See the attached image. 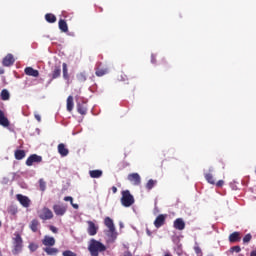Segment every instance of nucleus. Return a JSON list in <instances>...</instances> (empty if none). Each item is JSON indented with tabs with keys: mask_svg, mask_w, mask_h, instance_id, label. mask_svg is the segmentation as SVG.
Wrapping results in <instances>:
<instances>
[{
	"mask_svg": "<svg viewBox=\"0 0 256 256\" xmlns=\"http://www.w3.org/2000/svg\"><path fill=\"white\" fill-rule=\"evenodd\" d=\"M104 225L108 230H105L104 233L108 237V243H113L117 239V230L115 229V223L111 217L104 218Z\"/></svg>",
	"mask_w": 256,
	"mask_h": 256,
	"instance_id": "f257e3e1",
	"label": "nucleus"
},
{
	"mask_svg": "<svg viewBox=\"0 0 256 256\" xmlns=\"http://www.w3.org/2000/svg\"><path fill=\"white\" fill-rule=\"evenodd\" d=\"M107 250V247L104 246L103 243L91 239L88 245V251L90 252L91 256H99V253H103L104 251Z\"/></svg>",
	"mask_w": 256,
	"mask_h": 256,
	"instance_id": "f03ea898",
	"label": "nucleus"
},
{
	"mask_svg": "<svg viewBox=\"0 0 256 256\" xmlns=\"http://www.w3.org/2000/svg\"><path fill=\"white\" fill-rule=\"evenodd\" d=\"M121 195L122 197L120 201L123 207H131L132 205L135 204V197H133L129 190H123L121 192Z\"/></svg>",
	"mask_w": 256,
	"mask_h": 256,
	"instance_id": "7ed1b4c3",
	"label": "nucleus"
},
{
	"mask_svg": "<svg viewBox=\"0 0 256 256\" xmlns=\"http://www.w3.org/2000/svg\"><path fill=\"white\" fill-rule=\"evenodd\" d=\"M38 215L43 221H49V219H53V211L47 207H44L42 210H40Z\"/></svg>",
	"mask_w": 256,
	"mask_h": 256,
	"instance_id": "20e7f679",
	"label": "nucleus"
},
{
	"mask_svg": "<svg viewBox=\"0 0 256 256\" xmlns=\"http://www.w3.org/2000/svg\"><path fill=\"white\" fill-rule=\"evenodd\" d=\"M23 249V239L21 238V235L17 234L14 238V255H17L18 253H21V250Z\"/></svg>",
	"mask_w": 256,
	"mask_h": 256,
	"instance_id": "39448f33",
	"label": "nucleus"
},
{
	"mask_svg": "<svg viewBox=\"0 0 256 256\" xmlns=\"http://www.w3.org/2000/svg\"><path fill=\"white\" fill-rule=\"evenodd\" d=\"M16 199H17V201H19V203H20V205H22V207H25L26 209L28 207H31V199H29V197H27L23 194H17Z\"/></svg>",
	"mask_w": 256,
	"mask_h": 256,
	"instance_id": "423d86ee",
	"label": "nucleus"
},
{
	"mask_svg": "<svg viewBox=\"0 0 256 256\" xmlns=\"http://www.w3.org/2000/svg\"><path fill=\"white\" fill-rule=\"evenodd\" d=\"M41 161H43V157H41L37 154H32L27 158L26 165L28 167H31L33 165V163H41Z\"/></svg>",
	"mask_w": 256,
	"mask_h": 256,
	"instance_id": "0eeeda50",
	"label": "nucleus"
},
{
	"mask_svg": "<svg viewBox=\"0 0 256 256\" xmlns=\"http://www.w3.org/2000/svg\"><path fill=\"white\" fill-rule=\"evenodd\" d=\"M88 235H90V237H94V235L97 233V231H99V225L95 224V222L93 221H88Z\"/></svg>",
	"mask_w": 256,
	"mask_h": 256,
	"instance_id": "6e6552de",
	"label": "nucleus"
},
{
	"mask_svg": "<svg viewBox=\"0 0 256 256\" xmlns=\"http://www.w3.org/2000/svg\"><path fill=\"white\" fill-rule=\"evenodd\" d=\"M167 219V214H160L157 216V218L154 221V226L156 229H159V227H163L165 225V220Z\"/></svg>",
	"mask_w": 256,
	"mask_h": 256,
	"instance_id": "1a4fd4ad",
	"label": "nucleus"
},
{
	"mask_svg": "<svg viewBox=\"0 0 256 256\" xmlns=\"http://www.w3.org/2000/svg\"><path fill=\"white\" fill-rule=\"evenodd\" d=\"M128 181H130L132 185H141V176L138 173L129 174Z\"/></svg>",
	"mask_w": 256,
	"mask_h": 256,
	"instance_id": "9d476101",
	"label": "nucleus"
},
{
	"mask_svg": "<svg viewBox=\"0 0 256 256\" xmlns=\"http://www.w3.org/2000/svg\"><path fill=\"white\" fill-rule=\"evenodd\" d=\"M53 211H54L55 215L63 217V215H65V213H67V206L54 205L53 206Z\"/></svg>",
	"mask_w": 256,
	"mask_h": 256,
	"instance_id": "9b49d317",
	"label": "nucleus"
},
{
	"mask_svg": "<svg viewBox=\"0 0 256 256\" xmlns=\"http://www.w3.org/2000/svg\"><path fill=\"white\" fill-rule=\"evenodd\" d=\"M42 245L45 247H53L55 245V239L51 236H44L42 240Z\"/></svg>",
	"mask_w": 256,
	"mask_h": 256,
	"instance_id": "f8f14e48",
	"label": "nucleus"
},
{
	"mask_svg": "<svg viewBox=\"0 0 256 256\" xmlns=\"http://www.w3.org/2000/svg\"><path fill=\"white\" fill-rule=\"evenodd\" d=\"M173 227L178 231H183L185 229V221L182 218H178L174 221Z\"/></svg>",
	"mask_w": 256,
	"mask_h": 256,
	"instance_id": "ddd939ff",
	"label": "nucleus"
},
{
	"mask_svg": "<svg viewBox=\"0 0 256 256\" xmlns=\"http://www.w3.org/2000/svg\"><path fill=\"white\" fill-rule=\"evenodd\" d=\"M3 65L4 67H11L15 63V58H13L12 54H8L4 59H3Z\"/></svg>",
	"mask_w": 256,
	"mask_h": 256,
	"instance_id": "4468645a",
	"label": "nucleus"
},
{
	"mask_svg": "<svg viewBox=\"0 0 256 256\" xmlns=\"http://www.w3.org/2000/svg\"><path fill=\"white\" fill-rule=\"evenodd\" d=\"M58 153L61 157H67L69 155V149H67L65 144L61 143L58 145Z\"/></svg>",
	"mask_w": 256,
	"mask_h": 256,
	"instance_id": "2eb2a0df",
	"label": "nucleus"
},
{
	"mask_svg": "<svg viewBox=\"0 0 256 256\" xmlns=\"http://www.w3.org/2000/svg\"><path fill=\"white\" fill-rule=\"evenodd\" d=\"M24 73H26V75L29 77H39V71L33 69L32 67H26Z\"/></svg>",
	"mask_w": 256,
	"mask_h": 256,
	"instance_id": "dca6fc26",
	"label": "nucleus"
},
{
	"mask_svg": "<svg viewBox=\"0 0 256 256\" xmlns=\"http://www.w3.org/2000/svg\"><path fill=\"white\" fill-rule=\"evenodd\" d=\"M0 125L2 127H9V119L5 117V113L0 110Z\"/></svg>",
	"mask_w": 256,
	"mask_h": 256,
	"instance_id": "f3484780",
	"label": "nucleus"
},
{
	"mask_svg": "<svg viewBox=\"0 0 256 256\" xmlns=\"http://www.w3.org/2000/svg\"><path fill=\"white\" fill-rule=\"evenodd\" d=\"M40 225L41 224L39 223V220H37V219L32 220L31 223H30L31 231H33V233H37V231H39V226Z\"/></svg>",
	"mask_w": 256,
	"mask_h": 256,
	"instance_id": "a211bd4d",
	"label": "nucleus"
},
{
	"mask_svg": "<svg viewBox=\"0 0 256 256\" xmlns=\"http://www.w3.org/2000/svg\"><path fill=\"white\" fill-rule=\"evenodd\" d=\"M89 175H90V177H92V179H99V177L103 176V171H101V170H90Z\"/></svg>",
	"mask_w": 256,
	"mask_h": 256,
	"instance_id": "6ab92c4d",
	"label": "nucleus"
},
{
	"mask_svg": "<svg viewBox=\"0 0 256 256\" xmlns=\"http://www.w3.org/2000/svg\"><path fill=\"white\" fill-rule=\"evenodd\" d=\"M43 251H45L47 255H57V253H59V249L53 248L52 246L43 248Z\"/></svg>",
	"mask_w": 256,
	"mask_h": 256,
	"instance_id": "aec40b11",
	"label": "nucleus"
},
{
	"mask_svg": "<svg viewBox=\"0 0 256 256\" xmlns=\"http://www.w3.org/2000/svg\"><path fill=\"white\" fill-rule=\"evenodd\" d=\"M58 25L59 29H61L63 33H67V31H69V26H67V22H65V20H60Z\"/></svg>",
	"mask_w": 256,
	"mask_h": 256,
	"instance_id": "412c9836",
	"label": "nucleus"
},
{
	"mask_svg": "<svg viewBox=\"0 0 256 256\" xmlns=\"http://www.w3.org/2000/svg\"><path fill=\"white\" fill-rule=\"evenodd\" d=\"M239 239H240L239 232H234V233L230 234V236H229L230 243H236V241H239Z\"/></svg>",
	"mask_w": 256,
	"mask_h": 256,
	"instance_id": "4be33fe9",
	"label": "nucleus"
},
{
	"mask_svg": "<svg viewBox=\"0 0 256 256\" xmlns=\"http://www.w3.org/2000/svg\"><path fill=\"white\" fill-rule=\"evenodd\" d=\"M74 103H73V96H69L67 98V111H73Z\"/></svg>",
	"mask_w": 256,
	"mask_h": 256,
	"instance_id": "5701e85b",
	"label": "nucleus"
},
{
	"mask_svg": "<svg viewBox=\"0 0 256 256\" xmlns=\"http://www.w3.org/2000/svg\"><path fill=\"white\" fill-rule=\"evenodd\" d=\"M15 159H17L18 161H21V159H25V152L23 150H16Z\"/></svg>",
	"mask_w": 256,
	"mask_h": 256,
	"instance_id": "b1692460",
	"label": "nucleus"
},
{
	"mask_svg": "<svg viewBox=\"0 0 256 256\" xmlns=\"http://www.w3.org/2000/svg\"><path fill=\"white\" fill-rule=\"evenodd\" d=\"M62 67H63V77L66 81H69V71L67 69V64L66 63H63L62 64Z\"/></svg>",
	"mask_w": 256,
	"mask_h": 256,
	"instance_id": "393cba45",
	"label": "nucleus"
},
{
	"mask_svg": "<svg viewBox=\"0 0 256 256\" xmlns=\"http://www.w3.org/2000/svg\"><path fill=\"white\" fill-rule=\"evenodd\" d=\"M45 19L48 23H55V21H57V17L53 14H46Z\"/></svg>",
	"mask_w": 256,
	"mask_h": 256,
	"instance_id": "a878e982",
	"label": "nucleus"
},
{
	"mask_svg": "<svg viewBox=\"0 0 256 256\" xmlns=\"http://www.w3.org/2000/svg\"><path fill=\"white\" fill-rule=\"evenodd\" d=\"M9 97H10L9 91L7 89L2 90L1 99L3 101H9Z\"/></svg>",
	"mask_w": 256,
	"mask_h": 256,
	"instance_id": "bb28decb",
	"label": "nucleus"
},
{
	"mask_svg": "<svg viewBox=\"0 0 256 256\" xmlns=\"http://www.w3.org/2000/svg\"><path fill=\"white\" fill-rule=\"evenodd\" d=\"M64 201H69L70 205H72L73 209H79V204L73 203V197L66 196V197H64Z\"/></svg>",
	"mask_w": 256,
	"mask_h": 256,
	"instance_id": "cd10ccee",
	"label": "nucleus"
},
{
	"mask_svg": "<svg viewBox=\"0 0 256 256\" xmlns=\"http://www.w3.org/2000/svg\"><path fill=\"white\" fill-rule=\"evenodd\" d=\"M194 251L197 256H203V251L201 250V247H199V243L197 242H195Z\"/></svg>",
	"mask_w": 256,
	"mask_h": 256,
	"instance_id": "c85d7f7f",
	"label": "nucleus"
},
{
	"mask_svg": "<svg viewBox=\"0 0 256 256\" xmlns=\"http://www.w3.org/2000/svg\"><path fill=\"white\" fill-rule=\"evenodd\" d=\"M174 251L177 255H183V246L181 244H177L174 248Z\"/></svg>",
	"mask_w": 256,
	"mask_h": 256,
	"instance_id": "c756f323",
	"label": "nucleus"
},
{
	"mask_svg": "<svg viewBox=\"0 0 256 256\" xmlns=\"http://www.w3.org/2000/svg\"><path fill=\"white\" fill-rule=\"evenodd\" d=\"M78 113L85 115V113H87V106L78 104Z\"/></svg>",
	"mask_w": 256,
	"mask_h": 256,
	"instance_id": "7c9ffc66",
	"label": "nucleus"
},
{
	"mask_svg": "<svg viewBox=\"0 0 256 256\" xmlns=\"http://www.w3.org/2000/svg\"><path fill=\"white\" fill-rule=\"evenodd\" d=\"M109 71L107 69H97L96 75L97 77H103V75H107Z\"/></svg>",
	"mask_w": 256,
	"mask_h": 256,
	"instance_id": "2f4dec72",
	"label": "nucleus"
},
{
	"mask_svg": "<svg viewBox=\"0 0 256 256\" xmlns=\"http://www.w3.org/2000/svg\"><path fill=\"white\" fill-rule=\"evenodd\" d=\"M61 75V68L56 67L52 73V78L57 79Z\"/></svg>",
	"mask_w": 256,
	"mask_h": 256,
	"instance_id": "473e14b6",
	"label": "nucleus"
},
{
	"mask_svg": "<svg viewBox=\"0 0 256 256\" xmlns=\"http://www.w3.org/2000/svg\"><path fill=\"white\" fill-rule=\"evenodd\" d=\"M156 183H157V181H154V180H149L148 182H147V184H146V189H148V191H151V189L153 188V187H155V185H156Z\"/></svg>",
	"mask_w": 256,
	"mask_h": 256,
	"instance_id": "72a5a7b5",
	"label": "nucleus"
},
{
	"mask_svg": "<svg viewBox=\"0 0 256 256\" xmlns=\"http://www.w3.org/2000/svg\"><path fill=\"white\" fill-rule=\"evenodd\" d=\"M205 179L208 181L211 185H215V179L213 178L212 174H205Z\"/></svg>",
	"mask_w": 256,
	"mask_h": 256,
	"instance_id": "f704fd0d",
	"label": "nucleus"
},
{
	"mask_svg": "<svg viewBox=\"0 0 256 256\" xmlns=\"http://www.w3.org/2000/svg\"><path fill=\"white\" fill-rule=\"evenodd\" d=\"M229 253H241V247L239 246L231 247L229 250Z\"/></svg>",
	"mask_w": 256,
	"mask_h": 256,
	"instance_id": "c9c22d12",
	"label": "nucleus"
},
{
	"mask_svg": "<svg viewBox=\"0 0 256 256\" xmlns=\"http://www.w3.org/2000/svg\"><path fill=\"white\" fill-rule=\"evenodd\" d=\"M39 186H40V190H41V191H45V189H46V187H47V184L45 183V180L40 179V180H39Z\"/></svg>",
	"mask_w": 256,
	"mask_h": 256,
	"instance_id": "e433bc0d",
	"label": "nucleus"
},
{
	"mask_svg": "<svg viewBox=\"0 0 256 256\" xmlns=\"http://www.w3.org/2000/svg\"><path fill=\"white\" fill-rule=\"evenodd\" d=\"M63 256H77V254L71 250H66L62 253Z\"/></svg>",
	"mask_w": 256,
	"mask_h": 256,
	"instance_id": "4c0bfd02",
	"label": "nucleus"
},
{
	"mask_svg": "<svg viewBox=\"0 0 256 256\" xmlns=\"http://www.w3.org/2000/svg\"><path fill=\"white\" fill-rule=\"evenodd\" d=\"M252 236L251 234H246L243 238V243H249V241H251Z\"/></svg>",
	"mask_w": 256,
	"mask_h": 256,
	"instance_id": "58836bf2",
	"label": "nucleus"
},
{
	"mask_svg": "<svg viewBox=\"0 0 256 256\" xmlns=\"http://www.w3.org/2000/svg\"><path fill=\"white\" fill-rule=\"evenodd\" d=\"M50 231H52V233H59V229H57V227L50 225L49 226Z\"/></svg>",
	"mask_w": 256,
	"mask_h": 256,
	"instance_id": "ea45409f",
	"label": "nucleus"
},
{
	"mask_svg": "<svg viewBox=\"0 0 256 256\" xmlns=\"http://www.w3.org/2000/svg\"><path fill=\"white\" fill-rule=\"evenodd\" d=\"M29 249L30 251H37V244H30Z\"/></svg>",
	"mask_w": 256,
	"mask_h": 256,
	"instance_id": "a19ab883",
	"label": "nucleus"
},
{
	"mask_svg": "<svg viewBox=\"0 0 256 256\" xmlns=\"http://www.w3.org/2000/svg\"><path fill=\"white\" fill-rule=\"evenodd\" d=\"M35 119L37 120L38 123H41V115L35 114Z\"/></svg>",
	"mask_w": 256,
	"mask_h": 256,
	"instance_id": "79ce46f5",
	"label": "nucleus"
},
{
	"mask_svg": "<svg viewBox=\"0 0 256 256\" xmlns=\"http://www.w3.org/2000/svg\"><path fill=\"white\" fill-rule=\"evenodd\" d=\"M223 180H219L217 183H216V185H217V187H223Z\"/></svg>",
	"mask_w": 256,
	"mask_h": 256,
	"instance_id": "37998d69",
	"label": "nucleus"
},
{
	"mask_svg": "<svg viewBox=\"0 0 256 256\" xmlns=\"http://www.w3.org/2000/svg\"><path fill=\"white\" fill-rule=\"evenodd\" d=\"M112 192H113V193H117V187L113 186V187H112Z\"/></svg>",
	"mask_w": 256,
	"mask_h": 256,
	"instance_id": "c03bdc74",
	"label": "nucleus"
},
{
	"mask_svg": "<svg viewBox=\"0 0 256 256\" xmlns=\"http://www.w3.org/2000/svg\"><path fill=\"white\" fill-rule=\"evenodd\" d=\"M250 256H256V250H253L250 254Z\"/></svg>",
	"mask_w": 256,
	"mask_h": 256,
	"instance_id": "a18cd8bd",
	"label": "nucleus"
},
{
	"mask_svg": "<svg viewBox=\"0 0 256 256\" xmlns=\"http://www.w3.org/2000/svg\"><path fill=\"white\" fill-rule=\"evenodd\" d=\"M152 63H155V56L152 55V59H151Z\"/></svg>",
	"mask_w": 256,
	"mask_h": 256,
	"instance_id": "49530a36",
	"label": "nucleus"
},
{
	"mask_svg": "<svg viewBox=\"0 0 256 256\" xmlns=\"http://www.w3.org/2000/svg\"><path fill=\"white\" fill-rule=\"evenodd\" d=\"M3 73H5V70L0 69V75H3Z\"/></svg>",
	"mask_w": 256,
	"mask_h": 256,
	"instance_id": "de8ad7c7",
	"label": "nucleus"
},
{
	"mask_svg": "<svg viewBox=\"0 0 256 256\" xmlns=\"http://www.w3.org/2000/svg\"><path fill=\"white\" fill-rule=\"evenodd\" d=\"M120 227L121 229H123V222H120Z\"/></svg>",
	"mask_w": 256,
	"mask_h": 256,
	"instance_id": "09e8293b",
	"label": "nucleus"
},
{
	"mask_svg": "<svg viewBox=\"0 0 256 256\" xmlns=\"http://www.w3.org/2000/svg\"><path fill=\"white\" fill-rule=\"evenodd\" d=\"M239 256H243L242 254H239Z\"/></svg>",
	"mask_w": 256,
	"mask_h": 256,
	"instance_id": "8fccbe9b",
	"label": "nucleus"
},
{
	"mask_svg": "<svg viewBox=\"0 0 256 256\" xmlns=\"http://www.w3.org/2000/svg\"><path fill=\"white\" fill-rule=\"evenodd\" d=\"M0 227H1V221H0Z\"/></svg>",
	"mask_w": 256,
	"mask_h": 256,
	"instance_id": "3c124183",
	"label": "nucleus"
},
{
	"mask_svg": "<svg viewBox=\"0 0 256 256\" xmlns=\"http://www.w3.org/2000/svg\"><path fill=\"white\" fill-rule=\"evenodd\" d=\"M0 256H3V255L0 253Z\"/></svg>",
	"mask_w": 256,
	"mask_h": 256,
	"instance_id": "603ef678",
	"label": "nucleus"
}]
</instances>
